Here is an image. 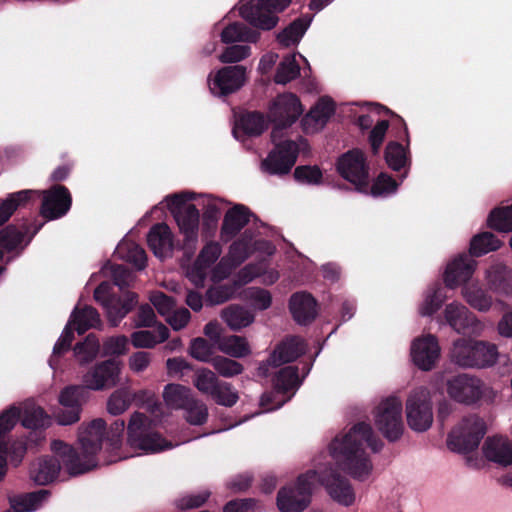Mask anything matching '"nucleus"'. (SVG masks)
<instances>
[{
	"mask_svg": "<svg viewBox=\"0 0 512 512\" xmlns=\"http://www.w3.org/2000/svg\"><path fill=\"white\" fill-rule=\"evenodd\" d=\"M382 446L381 439L366 422H359L337 434L327 446L331 461H326L323 455L314 459L312 470L317 471L316 484H320L337 504L354 505L355 489L340 471L356 480H366L373 470L371 453L380 451Z\"/></svg>",
	"mask_w": 512,
	"mask_h": 512,
	"instance_id": "obj_1",
	"label": "nucleus"
},
{
	"mask_svg": "<svg viewBox=\"0 0 512 512\" xmlns=\"http://www.w3.org/2000/svg\"><path fill=\"white\" fill-rule=\"evenodd\" d=\"M106 433L103 419L97 418L79 428L78 441L80 452L61 440L51 442V452L63 458L64 467L71 476L85 473L98 465L96 455L101 449L102 440Z\"/></svg>",
	"mask_w": 512,
	"mask_h": 512,
	"instance_id": "obj_2",
	"label": "nucleus"
},
{
	"mask_svg": "<svg viewBox=\"0 0 512 512\" xmlns=\"http://www.w3.org/2000/svg\"><path fill=\"white\" fill-rule=\"evenodd\" d=\"M255 252L271 256L275 247L266 240H253L247 233L233 242L226 256L220 259L212 270V281L219 282L227 278L233 269L242 264Z\"/></svg>",
	"mask_w": 512,
	"mask_h": 512,
	"instance_id": "obj_3",
	"label": "nucleus"
},
{
	"mask_svg": "<svg viewBox=\"0 0 512 512\" xmlns=\"http://www.w3.org/2000/svg\"><path fill=\"white\" fill-rule=\"evenodd\" d=\"M196 198V193L184 191L165 197L167 209L175 218L186 244H195L199 231V210L194 204L189 203Z\"/></svg>",
	"mask_w": 512,
	"mask_h": 512,
	"instance_id": "obj_4",
	"label": "nucleus"
},
{
	"mask_svg": "<svg viewBox=\"0 0 512 512\" xmlns=\"http://www.w3.org/2000/svg\"><path fill=\"white\" fill-rule=\"evenodd\" d=\"M271 137L275 149L262 161L261 169L272 175L286 174L294 166L297 154L308 152V143L303 138L297 141L283 140L278 129L272 130Z\"/></svg>",
	"mask_w": 512,
	"mask_h": 512,
	"instance_id": "obj_5",
	"label": "nucleus"
},
{
	"mask_svg": "<svg viewBox=\"0 0 512 512\" xmlns=\"http://www.w3.org/2000/svg\"><path fill=\"white\" fill-rule=\"evenodd\" d=\"M151 421L142 413L131 415L128 424V444L137 455L162 452L177 446L162 438L160 434L150 431Z\"/></svg>",
	"mask_w": 512,
	"mask_h": 512,
	"instance_id": "obj_6",
	"label": "nucleus"
},
{
	"mask_svg": "<svg viewBox=\"0 0 512 512\" xmlns=\"http://www.w3.org/2000/svg\"><path fill=\"white\" fill-rule=\"evenodd\" d=\"M452 362L461 367H488L496 363L498 350L495 344L473 340L458 339L450 351Z\"/></svg>",
	"mask_w": 512,
	"mask_h": 512,
	"instance_id": "obj_7",
	"label": "nucleus"
},
{
	"mask_svg": "<svg viewBox=\"0 0 512 512\" xmlns=\"http://www.w3.org/2000/svg\"><path fill=\"white\" fill-rule=\"evenodd\" d=\"M316 470L300 474L293 484L282 487L277 494V507L281 512H302L311 502L316 486Z\"/></svg>",
	"mask_w": 512,
	"mask_h": 512,
	"instance_id": "obj_8",
	"label": "nucleus"
},
{
	"mask_svg": "<svg viewBox=\"0 0 512 512\" xmlns=\"http://www.w3.org/2000/svg\"><path fill=\"white\" fill-rule=\"evenodd\" d=\"M101 324L98 312L91 306H76L72 311L69 321L65 326L60 338L53 348V354L49 359V366L55 370L57 367V357L68 350L73 340V328L83 334L88 329L97 328Z\"/></svg>",
	"mask_w": 512,
	"mask_h": 512,
	"instance_id": "obj_9",
	"label": "nucleus"
},
{
	"mask_svg": "<svg viewBox=\"0 0 512 512\" xmlns=\"http://www.w3.org/2000/svg\"><path fill=\"white\" fill-rule=\"evenodd\" d=\"M290 0H257L256 2L241 1L238 5L239 15L252 26L271 30L278 23L277 13L283 11Z\"/></svg>",
	"mask_w": 512,
	"mask_h": 512,
	"instance_id": "obj_10",
	"label": "nucleus"
},
{
	"mask_svg": "<svg viewBox=\"0 0 512 512\" xmlns=\"http://www.w3.org/2000/svg\"><path fill=\"white\" fill-rule=\"evenodd\" d=\"M402 412V401L397 396L382 399L374 410V424L389 441H396L403 434Z\"/></svg>",
	"mask_w": 512,
	"mask_h": 512,
	"instance_id": "obj_11",
	"label": "nucleus"
},
{
	"mask_svg": "<svg viewBox=\"0 0 512 512\" xmlns=\"http://www.w3.org/2000/svg\"><path fill=\"white\" fill-rule=\"evenodd\" d=\"M405 415L408 426L415 432H425L432 426L434 414L428 388L418 387L408 394Z\"/></svg>",
	"mask_w": 512,
	"mask_h": 512,
	"instance_id": "obj_12",
	"label": "nucleus"
},
{
	"mask_svg": "<svg viewBox=\"0 0 512 512\" xmlns=\"http://www.w3.org/2000/svg\"><path fill=\"white\" fill-rule=\"evenodd\" d=\"M487 429L486 421L480 416H466L450 432L448 446L456 452L472 451L478 447Z\"/></svg>",
	"mask_w": 512,
	"mask_h": 512,
	"instance_id": "obj_13",
	"label": "nucleus"
},
{
	"mask_svg": "<svg viewBox=\"0 0 512 512\" xmlns=\"http://www.w3.org/2000/svg\"><path fill=\"white\" fill-rule=\"evenodd\" d=\"M300 384L297 368L288 366L280 369L273 379L274 394H263L260 405L265 411L282 407L294 395Z\"/></svg>",
	"mask_w": 512,
	"mask_h": 512,
	"instance_id": "obj_14",
	"label": "nucleus"
},
{
	"mask_svg": "<svg viewBox=\"0 0 512 512\" xmlns=\"http://www.w3.org/2000/svg\"><path fill=\"white\" fill-rule=\"evenodd\" d=\"M303 111L300 99L295 94L287 92L272 100L268 116L275 124L273 129H278L279 136H283L284 130L295 123Z\"/></svg>",
	"mask_w": 512,
	"mask_h": 512,
	"instance_id": "obj_15",
	"label": "nucleus"
},
{
	"mask_svg": "<svg viewBox=\"0 0 512 512\" xmlns=\"http://www.w3.org/2000/svg\"><path fill=\"white\" fill-rule=\"evenodd\" d=\"M337 170L345 180L355 186L356 190L368 192L369 168L361 150L352 149L339 157Z\"/></svg>",
	"mask_w": 512,
	"mask_h": 512,
	"instance_id": "obj_16",
	"label": "nucleus"
},
{
	"mask_svg": "<svg viewBox=\"0 0 512 512\" xmlns=\"http://www.w3.org/2000/svg\"><path fill=\"white\" fill-rule=\"evenodd\" d=\"M121 371L120 361L107 359L89 368L82 377V383L89 390H108L118 384Z\"/></svg>",
	"mask_w": 512,
	"mask_h": 512,
	"instance_id": "obj_17",
	"label": "nucleus"
},
{
	"mask_svg": "<svg viewBox=\"0 0 512 512\" xmlns=\"http://www.w3.org/2000/svg\"><path fill=\"white\" fill-rule=\"evenodd\" d=\"M247 70L242 65L226 66L212 71L208 76V87L215 96H226L239 90L246 82Z\"/></svg>",
	"mask_w": 512,
	"mask_h": 512,
	"instance_id": "obj_18",
	"label": "nucleus"
},
{
	"mask_svg": "<svg viewBox=\"0 0 512 512\" xmlns=\"http://www.w3.org/2000/svg\"><path fill=\"white\" fill-rule=\"evenodd\" d=\"M441 356V347L436 336L422 334L414 338L410 344L412 363L422 371L432 370Z\"/></svg>",
	"mask_w": 512,
	"mask_h": 512,
	"instance_id": "obj_19",
	"label": "nucleus"
},
{
	"mask_svg": "<svg viewBox=\"0 0 512 512\" xmlns=\"http://www.w3.org/2000/svg\"><path fill=\"white\" fill-rule=\"evenodd\" d=\"M86 388L84 385L68 386L59 395V403L64 408L55 412L54 417L60 425H71L79 421L81 407L86 399Z\"/></svg>",
	"mask_w": 512,
	"mask_h": 512,
	"instance_id": "obj_20",
	"label": "nucleus"
},
{
	"mask_svg": "<svg viewBox=\"0 0 512 512\" xmlns=\"http://www.w3.org/2000/svg\"><path fill=\"white\" fill-rule=\"evenodd\" d=\"M447 324L457 333L479 335L484 330V324L460 302H451L444 309Z\"/></svg>",
	"mask_w": 512,
	"mask_h": 512,
	"instance_id": "obj_21",
	"label": "nucleus"
},
{
	"mask_svg": "<svg viewBox=\"0 0 512 512\" xmlns=\"http://www.w3.org/2000/svg\"><path fill=\"white\" fill-rule=\"evenodd\" d=\"M222 254V247L216 241L207 242L200 250L193 266L187 271V277L195 286H202L208 274L212 278V270Z\"/></svg>",
	"mask_w": 512,
	"mask_h": 512,
	"instance_id": "obj_22",
	"label": "nucleus"
},
{
	"mask_svg": "<svg viewBox=\"0 0 512 512\" xmlns=\"http://www.w3.org/2000/svg\"><path fill=\"white\" fill-rule=\"evenodd\" d=\"M484 391L482 381L467 374L457 375L447 381L448 395L460 403H474L483 396Z\"/></svg>",
	"mask_w": 512,
	"mask_h": 512,
	"instance_id": "obj_23",
	"label": "nucleus"
},
{
	"mask_svg": "<svg viewBox=\"0 0 512 512\" xmlns=\"http://www.w3.org/2000/svg\"><path fill=\"white\" fill-rule=\"evenodd\" d=\"M306 350V344L300 337L292 336L284 339L276 346L269 359L259 366V374L267 376L269 366L277 367L279 365L292 362L302 355Z\"/></svg>",
	"mask_w": 512,
	"mask_h": 512,
	"instance_id": "obj_24",
	"label": "nucleus"
},
{
	"mask_svg": "<svg viewBox=\"0 0 512 512\" xmlns=\"http://www.w3.org/2000/svg\"><path fill=\"white\" fill-rule=\"evenodd\" d=\"M483 457L499 468L512 466V439L508 435L493 434L482 445Z\"/></svg>",
	"mask_w": 512,
	"mask_h": 512,
	"instance_id": "obj_25",
	"label": "nucleus"
},
{
	"mask_svg": "<svg viewBox=\"0 0 512 512\" xmlns=\"http://www.w3.org/2000/svg\"><path fill=\"white\" fill-rule=\"evenodd\" d=\"M43 201L40 213L48 220H55L64 216L71 207V195L68 189L61 185L53 186L42 192Z\"/></svg>",
	"mask_w": 512,
	"mask_h": 512,
	"instance_id": "obj_26",
	"label": "nucleus"
},
{
	"mask_svg": "<svg viewBox=\"0 0 512 512\" xmlns=\"http://www.w3.org/2000/svg\"><path fill=\"white\" fill-rule=\"evenodd\" d=\"M477 268V262L470 256L460 254L451 259L444 271L443 279L446 287L456 288L470 284L469 281Z\"/></svg>",
	"mask_w": 512,
	"mask_h": 512,
	"instance_id": "obj_27",
	"label": "nucleus"
},
{
	"mask_svg": "<svg viewBox=\"0 0 512 512\" xmlns=\"http://www.w3.org/2000/svg\"><path fill=\"white\" fill-rule=\"evenodd\" d=\"M335 112V103L328 97H321L302 118L301 124L306 133L321 131Z\"/></svg>",
	"mask_w": 512,
	"mask_h": 512,
	"instance_id": "obj_28",
	"label": "nucleus"
},
{
	"mask_svg": "<svg viewBox=\"0 0 512 512\" xmlns=\"http://www.w3.org/2000/svg\"><path fill=\"white\" fill-rule=\"evenodd\" d=\"M62 468L68 473L63 458L52 452V456L39 458L32 464L30 478L38 485H47L58 478Z\"/></svg>",
	"mask_w": 512,
	"mask_h": 512,
	"instance_id": "obj_29",
	"label": "nucleus"
},
{
	"mask_svg": "<svg viewBox=\"0 0 512 512\" xmlns=\"http://www.w3.org/2000/svg\"><path fill=\"white\" fill-rule=\"evenodd\" d=\"M289 308L294 320L300 325L312 322L318 313L315 299L306 292L293 294L289 301Z\"/></svg>",
	"mask_w": 512,
	"mask_h": 512,
	"instance_id": "obj_30",
	"label": "nucleus"
},
{
	"mask_svg": "<svg viewBox=\"0 0 512 512\" xmlns=\"http://www.w3.org/2000/svg\"><path fill=\"white\" fill-rule=\"evenodd\" d=\"M147 242L155 256L161 259L169 257L174 249L173 234L164 223L156 224L150 229Z\"/></svg>",
	"mask_w": 512,
	"mask_h": 512,
	"instance_id": "obj_31",
	"label": "nucleus"
},
{
	"mask_svg": "<svg viewBox=\"0 0 512 512\" xmlns=\"http://www.w3.org/2000/svg\"><path fill=\"white\" fill-rule=\"evenodd\" d=\"M249 218L250 212L242 204H235L228 209L220 231L221 239L225 242L230 241L249 222Z\"/></svg>",
	"mask_w": 512,
	"mask_h": 512,
	"instance_id": "obj_32",
	"label": "nucleus"
},
{
	"mask_svg": "<svg viewBox=\"0 0 512 512\" xmlns=\"http://www.w3.org/2000/svg\"><path fill=\"white\" fill-rule=\"evenodd\" d=\"M194 200L202 209L204 228L214 230L217 227L221 213L226 209L228 202L224 199L208 194H196V198Z\"/></svg>",
	"mask_w": 512,
	"mask_h": 512,
	"instance_id": "obj_33",
	"label": "nucleus"
},
{
	"mask_svg": "<svg viewBox=\"0 0 512 512\" xmlns=\"http://www.w3.org/2000/svg\"><path fill=\"white\" fill-rule=\"evenodd\" d=\"M151 329L134 331L130 336L133 347L137 349H153L168 340L170 332L167 326L157 322Z\"/></svg>",
	"mask_w": 512,
	"mask_h": 512,
	"instance_id": "obj_34",
	"label": "nucleus"
},
{
	"mask_svg": "<svg viewBox=\"0 0 512 512\" xmlns=\"http://www.w3.org/2000/svg\"><path fill=\"white\" fill-rule=\"evenodd\" d=\"M111 285L108 282H102L94 291L95 300L100 303L106 310L107 317L113 326H116L119 321L125 317V315L132 309V307L137 302V295L130 294L129 299L131 301L130 305H124L119 312L114 313L113 307L110 305V302L114 301V297L111 296Z\"/></svg>",
	"mask_w": 512,
	"mask_h": 512,
	"instance_id": "obj_35",
	"label": "nucleus"
},
{
	"mask_svg": "<svg viewBox=\"0 0 512 512\" xmlns=\"http://www.w3.org/2000/svg\"><path fill=\"white\" fill-rule=\"evenodd\" d=\"M154 397V393L149 390H140L136 393H131L126 388H121L114 391L107 400V411L111 415H119L124 413L130 406L132 400L139 402L144 399L150 400Z\"/></svg>",
	"mask_w": 512,
	"mask_h": 512,
	"instance_id": "obj_36",
	"label": "nucleus"
},
{
	"mask_svg": "<svg viewBox=\"0 0 512 512\" xmlns=\"http://www.w3.org/2000/svg\"><path fill=\"white\" fill-rule=\"evenodd\" d=\"M21 415V408L12 405L0 414V480L7 471V443L6 434L15 426Z\"/></svg>",
	"mask_w": 512,
	"mask_h": 512,
	"instance_id": "obj_37",
	"label": "nucleus"
},
{
	"mask_svg": "<svg viewBox=\"0 0 512 512\" xmlns=\"http://www.w3.org/2000/svg\"><path fill=\"white\" fill-rule=\"evenodd\" d=\"M485 279L489 288L498 294L510 291L512 280L510 270L502 262H495L485 271Z\"/></svg>",
	"mask_w": 512,
	"mask_h": 512,
	"instance_id": "obj_38",
	"label": "nucleus"
},
{
	"mask_svg": "<svg viewBox=\"0 0 512 512\" xmlns=\"http://www.w3.org/2000/svg\"><path fill=\"white\" fill-rule=\"evenodd\" d=\"M221 41L225 44L231 43H256L260 33L243 23L234 22L227 25L220 34Z\"/></svg>",
	"mask_w": 512,
	"mask_h": 512,
	"instance_id": "obj_39",
	"label": "nucleus"
},
{
	"mask_svg": "<svg viewBox=\"0 0 512 512\" xmlns=\"http://www.w3.org/2000/svg\"><path fill=\"white\" fill-rule=\"evenodd\" d=\"M461 295L470 307L479 312H487L493 305L491 296L478 282L464 285L461 290Z\"/></svg>",
	"mask_w": 512,
	"mask_h": 512,
	"instance_id": "obj_40",
	"label": "nucleus"
},
{
	"mask_svg": "<svg viewBox=\"0 0 512 512\" xmlns=\"http://www.w3.org/2000/svg\"><path fill=\"white\" fill-rule=\"evenodd\" d=\"M49 498V491L41 489L36 492L10 497L11 509L15 512H33L40 508Z\"/></svg>",
	"mask_w": 512,
	"mask_h": 512,
	"instance_id": "obj_41",
	"label": "nucleus"
},
{
	"mask_svg": "<svg viewBox=\"0 0 512 512\" xmlns=\"http://www.w3.org/2000/svg\"><path fill=\"white\" fill-rule=\"evenodd\" d=\"M221 317L228 327L234 331L248 327L255 320V314L241 305L228 306L222 311Z\"/></svg>",
	"mask_w": 512,
	"mask_h": 512,
	"instance_id": "obj_42",
	"label": "nucleus"
},
{
	"mask_svg": "<svg viewBox=\"0 0 512 512\" xmlns=\"http://www.w3.org/2000/svg\"><path fill=\"white\" fill-rule=\"evenodd\" d=\"M115 255L141 270L146 265L147 256L142 247L125 237L116 247Z\"/></svg>",
	"mask_w": 512,
	"mask_h": 512,
	"instance_id": "obj_43",
	"label": "nucleus"
},
{
	"mask_svg": "<svg viewBox=\"0 0 512 512\" xmlns=\"http://www.w3.org/2000/svg\"><path fill=\"white\" fill-rule=\"evenodd\" d=\"M22 425L29 429L44 428L50 424V417L44 409L33 401H27L21 406Z\"/></svg>",
	"mask_w": 512,
	"mask_h": 512,
	"instance_id": "obj_44",
	"label": "nucleus"
},
{
	"mask_svg": "<svg viewBox=\"0 0 512 512\" xmlns=\"http://www.w3.org/2000/svg\"><path fill=\"white\" fill-rule=\"evenodd\" d=\"M445 289L440 284H434L427 288L423 294V299L418 307L421 316H431L439 310L446 300Z\"/></svg>",
	"mask_w": 512,
	"mask_h": 512,
	"instance_id": "obj_45",
	"label": "nucleus"
},
{
	"mask_svg": "<svg viewBox=\"0 0 512 512\" xmlns=\"http://www.w3.org/2000/svg\"><path fill=\"white\" fill-rule=\"evenodd\" d=\"M502 241L493 233L485 231L472 237L469 252L471 256L480 257L501 248Z\"/></svg>",
	"mask_w": 512,
	"mask_h": 512,
	"instance_id": "obj_46",
	"label": "nucleus"
},
{
	"mask_svg": "<svg viewBox=\"0 0 512 512\" xmlns=\"http://www.w3.org/2000/svg\"><path fill=\"white\" fill-rule=\"evenodd\" d=\"M218 350L233 358H244L251 353L249 342L245 337L230 335L218 342Z\"/></svg>",
	"mask_w": 512,
	"mask_h": 512,
	"instance_id": "obj_47",
	"label": "nucleus"
},
{
	"mask_svg": "<svg viewBox=\"0 0 512 512\" xmlns=\"http://www.w3.org/2000/svg\"><path fill=\"white\" fill-rule=\"evenodd\" d=\"M310 19L300 18L292 22L277 35L280 45L290 47L299 43L310 25Z\"/></svg>",
	"mask_w": 512,
	"mask_h": 512,
	"instance_id": "obj_48",
	"label": "nucleus"
},
{
	"mask_svg": "<svg viewBox=\"0 0 512 512\" xmlns=\"http://www.w3.org/2000/svg\"><path fill=\"white\" fill-rule=\"evenodd\" d=\"M163 399L170 408H184L192 399L191 390L180 384H168L164 387Z\"/></svg>",
	"mask_w": 512,
	"mask_h": 512,
	"instance_id": "obj_49",
	"label": "nucleus"
},
{
	"mask_svg": "<svg viewBox=\"0 0 512 512\" xmlns=\"http://www.w3.org/2000/svg\"><path fill=\"white\" fill-rule=\"evenodd\" d=\"M487 226L498 232H512V204L494 208L487 217Z\"/></svg>",
	"mask_w": 512,
	"mask_h": 512,
	"instance_id": "obj_50",
	"label": "nucleus"
},
{
	"mask_svg": "<svg viewBox=\"0 0 512 512\" xmlns=\"http://www.w3.org/2000/svg\"><path fill=\"white\" fill-rule=\"evenodd\" d=\"M239 297L248 302L254 310H267L272 304V294L260 287H249L243 290Z\"/></svg>",
	"mask_w": 512,
	"mask_h": 512,
	"instance_id": "obj_51",
	"label": "nucleus"
},
{
	"mask_svg": "<svg viewBox=\"0 0 512 512\" xmlns=\"http://www.w3.org/2000/svg\"><path fill=\"white\" fill-rule=\"evenodd\" d=\"M266 127L267 125L263 115L259 113H246L242 115L237 122L233 133L235 137H238V131L242 130L248 135L255 136L261 134Z\"/></svg>",
	"mask_w": 512,
	"mask_h": 512,
	"instance_id": "obj_52",
	"label": "nucleus"
},
{
	"mask_svg": "<svg viewBox=\"0 0 512 512\" xmlns=\"http://www.w3.org/2000/svg\"><path fill=\"white\" fill-rule=\"evenodd\" d=\"M222 381L217 375L208 368H200L196 370L193 384L203 394L212 396L217 391Z\"/></svg>",
	"mask_w": 512,
	"mask_h": 512,
	"instance_id": "obj_53",
	"label": "nucleus"
},
{
	"mask_svg": "<svg viewBox=\"0 0 512 512\" xmlns=\"http://www.w3.org/2000/svg\"><path fill=\"white\" fill-rule=\"evenodd\" d=\"M300 67L296 62V54L287 55L277 67L274 81L277 84L285 85L299 76Z\"/></svg>",
	"mask_w": 512,
	"mask_h": 512,
	"instance_id": "obj_54",
	"label": "nucleus"
},
{
	"mask_svg": "<svg viewBox=\"0 0 512 512\" xmlns=\"http://www.w3.org/2000/svg\"><path fill=\"white\" fill-rule=\"evenodd\" d=\"M385 160L392 170L400 171L409 164L408 151L403 145L390 142L385 149Z\"/></svg>",
	"mask_w": 512,
	"mask_h": 512,
	"instance_id": "obj_55",
	"label": "nucleus"
},
{
	"mask_svg": "<svg viewBox=\"0 0 512 512\" xmlns=\"http://www.w3.org/2000/svg\"><path fill=\"white\" fill-rule=\"evenodd\" d=\"M99 341L95 335H88L82 343L74 347V355L80 364H86L96 358L99 353Z\"/></svg>",
	"mask_w": 512,
	"mask_h": 512,
	"instance_id": "obj_56",
	"label": "nucleus"
},
{
	"mask_svg": "<svg viewBox=\"0 0 512 512\" xmlns=\"http://www.w3.org/2000/svg\"><path fill=\"white\" fill-rule=\"evenodd\" d=\"M212 366L222 377L231 378L240 375L244 371L241 363L225 356H215L212 359Z\"/></svg>",
	"mask_w": 512,
	"mask_h": 512,
	"instance_id": "obj_57",
	"label": "nucleus"
},
{
	"mask_svg": "<svg viewBox=\"0 0 512 512\" xmlns=\"http://www.w3.org/2000/svg\"><path fill=\"white\" fill-rule=\"evenodd\" d=\"M23 235L14 226H8L0 231V260L4 252H11L20 247Z\"/></svg>",
	"mask_w": 512,
	"mask_h": 512,
	"instance_id": "obj_58",
	"label": "nucleus"
},
{
	"mask_svg": "<svg viewBox=\"0 0 512 512\" xmlns=\"http://www.w3.org/2000/svg\"><path fill=\"white\" fill-rule=\"evenodd\" d=\"M239 289L232 284L218 285L209 288L206 292V299L211 305H218L236 297Z\"/></svg>",
	"mask_w": 512,
	"mask_h": 512,
	"instance_id": "obj_59",
	"label": "nucleus"
},
{
	"mask_svg": "<svg viewBox=\"0 0 512 512\" xmlns=\"http://www.w3.org/2000/svg\"><path fill=\"white\" fill-rule=\"evenodd\" d=\"M399 184L388 174L381 173L370 187V194L374 197H387L397 191Z\"/></svg>",
	"mask_w": 512,
	"mask_h": 512,
	"instance_id": "obj_60",
	"label": "nucleus"
},
{
	"mask_svg": "<svg viewBox=\"0 0 512 512\" xmlns=\"http://www.w3.org/2000/svg\"><path fill=\"white\" fill-rule=\"evenodd\" d=\"M188 352L192 358L200 362L212 363L214 347L204 338L197 337L191 341Z\"/></svg>",
	"mask_w": 512,
	"mask_h": 512,
	"instance_id": "obj_61",
	"label": "nucleus"
},
{
	"mask_svg": "<svg viewBox=\"0 0 512 512\" xmlns=\"http://www.w3.org/2000/svg\"><path fill=\"white\" fill-rule=\"evenodd\" d=\"M105 276H111L115 285L121 289L128 287L134 280L133 274L122 265L107 264L102 268Z\"/></svg>",
	"mask_w": 512,
	"mask_h": 512,
	"instance_id": "obj_62",
	"label": "nucleus"
},
{
	"mask_svg": "<svg viewBox=\"0 0 512 512\" xmlns=\"http://www.w3.org/2000/svg\"><path fill=\"white\" fill-rule=\"evenodd\" d=\"M251 53L250 46L236 44L226 47L218 58L222 63H237L250 57Z\"/></svg>",
	"mask_w": 512,
	"mask_h": 512,
	"instance_id": "obj_63",
	"label": "nucleus"
},
{
	"mask_svg": "<svg viewBox=\"0 0 512 512\" xmlns=\"http://www.w3.org/2000/svg\"><path fill=\"white\" fill-rule=\"evenodd\" d=\"M184 409L186 410V419L192 425H201L207 419V407L198 400L192 398Z\"/></svg>",
	"mask_w": 512,
	"mask_h": 512,
	"instance_id": "obj_64",
	"label": "nucleus"
}]
</instances>
